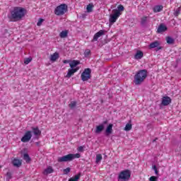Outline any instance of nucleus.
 <instances>
[{
    "label": "nucleus",
    "mask_w": 181,
    "mask_h": 181,
    "mask_svg": "<svg viewBox=\"0 0 181 181\" xmlns=\"http://www.w3.org/2000/svg\"><path fill=\"white\" fill-rule=\"evenodd\" d=\"M50 173H53V168H52V167H48L45 170L44 175H49Z\"/></svg>",
    "instance_id": "nucleus-25"
},
{
    "label": "nucleus",
    "mask_w": 181,
    "mask_h": 181,
    "mask_svg": "<svg viewBox=\"0 0 181 181\" xmlns=\"http://www.w3.org/2000/svg\"><path fill=\"white\" fill-rule=\"evenodd\" d=\"M105 125H108V120H105L103 122L100 124L96 126L95 129V134L97 135L101 134V132L105 129Z\"/></svg>",
    "instance_id": "nucleus-6"
},
{
    "label": "nucleus",
    "mask_w": 181,
    "mask_h": 181,
    "mask_svg": "<svg viewBox=\"0 0 181 181\" xmlns=\"http://www.w3.org/2000/svg\"><path fill=\"white\" fill-rule=\"evenodd\" d=\"M23 159H24V160H25V162L27 163L30 162V157L29 156V154H28V153H24Z\"/></svg>",
    "instance_id": "nucleus-29"
},
{
    "label": "nucleus",
    "mask_w": 181,
    "mask_h": 181,
    "mask_svg": "<svg viewBox=\"0 0 181 181\" xmlns=\"http://www.w3.org/2000/svg\"><path fill=\"white\" fill-rule=\"evenodd\" d=\"M83 151H84V147H83V146H79L78 148V152H83Z\"/></svg>",
    "instance_id": "nucleus-43"
},
{
    "label": "nucleus",
    "mask_w": 181,
    "mask_h": 181,
    "mask_svg": "<svg viewBox=\"0 0 181 181\" xmlns=\"http://www.w3.org/2000/svg\"><path fill=\"white\" fill-rule=\"evenodd\" d=\"M166 30H168V27L164 24H160L157 30V33H163V32H166Z\"/></svg>",
    "instance_id": "nucleus-15"
},
{
    "label": "nucleus",
    "mask_w": 181,
    "mask_h": 181,
    "mask_svg": "<svg viewBox=\"0 0 181 181\" xmlns=\"http://www.w3.org/2000/svg\"><path fill=\"white\" fill-rule=\"evenodd\" d=\"M80 176H81V174H78L76 175H75L74 177H71L69 181H78V179H80Z\"/></svg>",
    "instance_id": "nucleus-27"
},
{
    "label": "nucleus",
    "mask_w": 181,
    "mask_h": 181,
    "mask_svg": "<svg viewBox=\"0 0 181 181\" xmlns=\"http://www.w3.org/2000/svg\"><path fill=\"white\" fill-rule=\"evenodd\" d=\"M93 8H94V4H89L86 7V11L88 13L93 12Z\"/></svg>",
    "instance_id": "nucleus-24"
},
{
    "label": "nucleus",
    "mask_w": 181,
    "mask_h": 181,
    "mask_svg": "<svg viewBox=\"0 0 181 181\" xmlns=\"http://www.w3.org/2000/svg\"><path fill=\"white\" fill-rule=\"evenodd\" d=\"M90 53H91V51L90 49H86L85 51V56L87 57V56H90Z\"/></svg>",
    "instance_id": "nucleus-41"
},
{
    "label": "nucleus",
    "mask_w": 181,
    "mask_h": 181,
    "mask_svg": "<svg viewBox=\"0 0 181 181\" xmlns=\"http://www.w3.org/2000/svg\"><path fill=\"white\" fill-rule=\"evenodd\" d=\"M148 16H144V17L141 18V24L142 25L146 24V22H148Z\"/></svg>",
    "instance_id": "nucleus-28"
},
{
    "label": "nucleus",
    "mask_w": 181,
    "mask_h": 181,
    "mask_svg": "<svg viewBox=\"0 0 181 181\" xmlns=\"http://www.w3.org/2000/svg\"><path fill=\"white\" fill-rule=\"evenodd\" d=\"M12 164L16 168H21V166H22V160H21L18 158H14L12 161Z\"/></svg>",
    "instance_id": "nucleus-16"
},
{
    "label": "nucleus",
    "mask_w": 181,
    "mask_h": 181,
    "mask_svg": "<svg viewBox=\"0 0 181 181\" xmlns=\"http://www.w3.org/2000/svg\"><path fill=\"white\" fill-rule=\"evenodd\" d=\"M103 160V156L101 154L96 155V163H100Z\"/></svg>",
    "instance_id": "nucleus-31"
},
{
    "label": "nucleus",
    "mask_w": 181,
    "mask_h": 181,
    "mask_svg": "<svg viewBox=\"0 0 181 181\" xmlns=\"http://www.w3.org/2000/svg\"><path fill=\"white\" fill-rule=\"evenodd\" d=\"M67 63H70V61H69V60H64L63 61L64 64H67Z\"/></svg>",
    "instance_id": "nucleus-44"
},
{
    "label": "nucleus",
    "mask_w": 181,
    "mask_h": 181,
    "mask_svg": "<svg viewBox=\"0 0 181 181\" xmlns=\"http://www.w3.org/2000/svg\"><path fill=\"white\" fill-rule=\"evenodd\" d=\"M81 78L82 81H88L91 78V69L90 68L86 69L81 74Z\"/></svg>",
    "instance_id": "nucleus-5"
},
{
    "label": "nucleus",
    "mask_w": 181,
    "mask_h": 181,
    "mask_svg": "<svg viewBox=\"0 0 181 181\" xmlns=\"http://www.w3.org/2000/svg\"><path fill=\"white\" fill-rule=\"evenodd\" d=\"M78 67H76L75 69L74 68H71L68 70V73L66 74V76H65V77L66 78H70V77H71L73 76V74H74V73H77V71H78Z\"/></svg>",
    "instance_id": "nucleus-12"
},
{
    "label": "nucleus",
    "mask_w": 181,
    "mask_h": 181,
    "mask_svg": "<svg viewBox=\"0 0 181 181\" xmlns=\"http://www.w3.org/2000/svg\"><path fill=\"white\" fill-rule=\"evenodd\" d=\"M78 64H80V61L77 60H73L69 63L71 69H74V67H76V66H78Z\"/></svg>",
    "instance_id": "nucleus-19"
},
{
    "label": "nucleus",
    "mask_w": 181,
    "mask_h": 181,
    "mask_svg": "<svg viewBox=\"0 0 181 181\" xmlns=\"http://www.w3.org/2000/svg\"><path fill=\"white\" fill-rule=\"evenodd\" d=\"M67 5L65 4H62L55 8L54 13L55 15H57V16H61L62 15H64V13L67 12Z\"/></svg>",
    "instance_id": "nucleus-4"
},
{
    "label": "nucleus",
    "mask_w": 181,
    "mask_h": 181,
    "mask_svg": "<svg viewBox=\"0 0 181 181\" xmlns=\"http://www.w3.org/2000/svg\"><path fill=\"white\" fill-rule=\"evenodd\" d=\"M32 139V132L30 131H27L24 136L21 138V142H29Z\"/></svg>",
    "instance_id": "nucleus-9"
},
{
    "label": "nucleus",
    "mask_w": 181,
    "mask_h": 181,
    "mask_svg": "<svg viewBox=\"0 0 181 181\" xmlns=\"http://www.w3.org/2000/svg\"><path fill=\"white\" fill-rule=\"evenodd\" d=\"M103 35H105V32L104 31V30H99L93 35V38L91 40V42L94 43V42H97V40H98V38L101 37V36H103Z\"/></svg>",
    "instance_id": "nucleus-10"
},
{
    "label": "nucleus",
    "mask_w": 181,
    "mask_h": 181,
    "mask_svg": "<svg viewBox=\"0 0 181 181\" xmlns=\"http://www.w3.org/2000/svg\"><path fill=\"white\" fill-rule=\"evenodd\" d=\"M112 127H114V124H109L106 127L105 130V134L106 136H108L109 135H111V134H112Z\"/></svg>",
    "instance_id": "nucleus-13"
},
{
    "label": "nucleus",
    "mask_w": 181,
    "mask_h": 181,
    "mask_svg": "<svg viewBox=\"0 0 181 181\" xmlns=\"http://www.w3.org/2000/svg\"><path fill=\"white\" fill-rule=\"evenodd\" d=\"M119 16H121V13L118 11L114 12L112 15H110L109 22L110 23H115V22H117V19H118Z\"/></svg>",
    "instance_id": "nucleus-8"
},
{
    "label": "nucleus",
    "mask_w": 181,
    "mask_h": 181,
    "mask_svg": "<svg viewBox=\"0 0 181 181\" xmlns=\"http://www.w3.org/2000/svg\"><path fill=\"white\" fill-rule=\"evenodd\" d=\"M152 169H153L156 176H159V170H158V168L155 165L152 166Z\"/></svg>",
    "instance_id": "nucleus-35"
},
{
    "label": "nucleus",
    "mask_w": 181,
    "mask_h": 181,
    "mask_svg": "<svg viewBox=\"0 0 181 181\" xmlns=\"http://www.w3.org/2000/svg\"><path fill=\"white\" fill-rule=\"evenodd\" d=\"M36 145H39V142H36Z\"/></svg>",
    "instance_id": "nucleus-46"
},
{
    "label": "nucleus",
    "mask_w": 181,
    "mask_h": 181,
    "mask_svg": "<svg viewBox=\"0 0 181 181\" xmlns=\"http://www.w3.org/2000/svg\"><path fill=\"white\" fill-rule=\"evenodd\" d=\"M163 6H155L153 8V11L155 13H158V12H160V11H163Z\"/></svg>",
    "instance_id": "nucleus-20"
},
{
    "label": "nucleus",
    "mask_w": 181,
    "mask_h": 181,
    "mask_svg": "<svg viewBox=\"0 0 181 181\" xmlns=\"http://www.w3.org/2000/svg\"><path fill=\"white\" fill-rule=\"evenodd\" d=\"M158 177L156 176H151L149 178V181H158Z\"/></svg>",
    "instance_id": "nucleus-38"
},
{
    "label": "nucleus",
    "mask_w": 181,
    "mask_h": 181,
    "mask_svg": "<svg viewBox=\"0 0 181 181\" xmlns=\"http://www.w3.org/2000/svg\"><path fill=\"white\" fill-rule=\"evenodd\" d=\"M71 160H73V156L71 153L67 154L62 157H59L57 159L58 162H71Z\"/></svg>",
    "instance_id": "nucleus-7"
},
{
    "label": "nucleus",
    "mask_w": 181,
    "mask_h": 181,
    "mask_svg": "<svg viewBox=\"0 0 181 181\" xmlns=\"http://www.w3.org/2000/svg\"><path fill=\"white\" fill-rule=\"evenodd\" d=\"M31 129L33 131V134L35 135V136H40L42 135V131L39 129L38 127H31Z\"/></svg>",
    "instance_id": "nucleus-14"
},
{
    "label": "nucleus",
    "mask_w": 181,
    "mask_h": 181,
    "mask_svg": "<svg viewBox=\"0 0 181 181\" xmlns=\"http://www.w3.org/2000/svg\"><path fill=\"white\" fill-rule=\"evenodd\" d=\"M158 46H160V42H159L158 40H156L148 45V49H156Z\"/></svg>",
    "instance_id": "nucleus-17"
},
{
    "label": "nucleus",
    "mask_w": 181,
    "mask_h": 181,
    "mask_svg": "<svg viewBox=\"0 0 181 181\" xmlns=\"http://www.w3.org/2000/svg\"><path fill=\"white\" fill-rule=\"evenodd\" d=\"M165 40L168 45H173L175 43V40L172 37H166Z\"/></svg>",
    "instance_id": "nucleus-21"
},
{
    "label": "nucleus",
    "mask_w": 181,
    "mask_h": 181,
    "mask_svg": "<svg viewBox=\"0 0 181 181\" xmlns=\"http://www.w3.org/2000/svg\"><path fill=\"white\" fill-rule=\"evenodd\" d=\"M122 11H124V6H122V5H119L118 6H117V9H114L113 10V12H117V11H118L119 12V13H121V12H122Z\"/></svg>",
    "instance_id": "nucleus-26"
},
{
    "label": "nucleus",
    "mask_w": 181,
    "mask_h": 181,
    "mask_svg": "<svg viewBox=\"0 0 181 181\" xmlns=\"http://www.w3.org/2000/svg\"><path fill=\"white\" fill-rule=\"evenodd\" d=\"M44 21L45 20L43 18H40L37 23V26H40L42 25V23H43Z\"/></svg>",
    "instance_id": "nucleus-39"
},
{
    "label": "nucleus",
    "mask_w": 181,
    "mask_h": 181,
    "mask_svg": "<svg viewBox=\"0 0 181 181\" xmlns=\"http://www.w3.org/2000/svg\"><path fill=\"white\" fill-rule=\"evenodd\" d=\"M59 58V53L54 52L52 55H51L50 60L52 62H56V59Z\"/></svg>",
    "instance_id": "nucleus-23"
},
{
    "label": "nucleus",
    "mask_w": 181,
    "mask_h": 181,
    "mask_svg": "<svg viewBox=\"0 0 181 181\" xmlns=\"http://www.w3.org/2000/svg\"><path fill=\"white\" fill-rule=\"evenodd\" d=\"M163 49V47H161L160 45H158L156 47V52H159V50H162Z\"/></svg>",
    "instance_id": "nucleus-42"
},
{
    "label": "nucleus",
    "mask_w": 181,
    "mask_h": 181,
    "mask_svg": "<svg viewBox=\"0 0 181 181\" xmlns=\"http://www.w3.org/2000/svg\"><path fill=\"white\" fill-rule=\"evenodd\" d=\"M72 156V160L76 158H81V155L80 153L71 154Z\"/></svg>",
    "instance_id": "nucleus-34"
},
{
    "label": "nucleus",
    "mask_w": 181,
    "mask_h": 181,
    "mask_svg": "<svg viewBox=\"0 0 181 181\" xmlns=\"http://www.w3.org/2000/svg\"><path fill=\"white\" fill-rule=\"evenodd\" d=\"M146 77H148V71L146 69L139 70L134 76V84L136 86H141L145 81Z\"/></svg>",
    "instance_id": "nucleus-2"
},
{
    "label": "nucleus",
    "mask_w": 181,
    "mask_h": 181,
    "mask_svg": "<svg viewBox=\"0 0 181 181\" xmlns=\"http://www.w3.org/2000/svg\"><path fill=\"white\" fill-rule=\"evenodd\" d=\"M7 180H11L12 179V173L11 172H8L6 173Z\"/></svg>",
    "instance_id": "nucleus-37"
},
{
    "label": "nucleus",
    "mask_w": 181,
    "mask_h": 181,
    "mask_svg": "<svg viewBox=\"0 0 181 181\" xmlns=\"http://www.w3.org/2000/svg\"><path fill=\"white\" fill-rule=\"evenodd\" d=\"M142 57H144V52H142L141 51H137V52L134 55V59H136V60H139L142 59Z\"/></svg>",
    "instance_id": "nucleus-18"
},
{
    "label": "nucleus",
    "mask_w": 181,
    "mask_h": 181,
    "mask_svg": "<svg viewBox=\"0 0 181 181\" xmlns=\"http://www.w3.org/2000/svg\"><path fill=\"white\" fill-rule=\"evenodd\" d=\"M30 62H32V59H30V58H27V59H25L24 60L25 64H29V63H30Z\"/></svg>",
    "instance_id": "nucleus-40"
},
{
    "label": "nucleus",
    "mask_w": 181,
    "mask_h": 181,
    "mask_svg": "<svg viewBox=\"0 0 181 181\" xmlns=\"http://www.w3.org/2000/svg\"><path fill=\"white\" fill-rule=\"evenodd\" d=\"M67 35H69V31L67 30H63L59 33V36L62 37V39H64Z\"/></svg>",
    "instance_id": "nucleus-22"
},
{
    "label": "nucleus",
    "mask_w": 181,
    "mask_h": 181,
    "mask_svg": "<svg viewBox=\"0 0 181 181\" xmlns=\"http://www.w3.org/2000/svg\"><path fill=\"white\" fill-rule=\"evenodd\" d=\"M77 105V102L76 101H71L70 104L69 105V108L71 110H73V108H76V106Z\"/></svg>",
    "instance_id": "nucleus-30"
},
{
    "label": "nucleus",
    "mask_w": 181,
    "mask_h": 181,
    "mask_svg": "<svg viewBox=\"0 0 181 181\" xmlns=\"http://www.w3.org/2000/svg\"><path fill=\"white\" fill-rule=\"evenodd\" d=\"M132 129V124L127 123L124 127V131H131Z\"/></svg>",
    "instance_id": "nucleus-33"
},
{
    "label": "nucleus",
    "mask_w": 181,
    "mask_h": 181,
    "mask_svg": "<svg viewBox=\"0 0 181 181\" xmlns=\"http://www.w3.org/2000/svg\"><path fill=\"white\" fill-rule=\"evenodd\" d=\"M157 139H158V138H156L155 139L153 140V142H156Z\"/></svg>",
    "instance_id": "nucleus-45"
},
{
    "label": "nucleus",
    "mask_w": 181,
    "mask_h": 181,
    "mask_svg": "<svg viewBox=\"0 0 181 181\" xmlns=\"http://www.w3.org/2000/svg\"><path fill=\"white\" fill-rule=\"evenodd\" d=\"M180 11H181V8L178 7L175 12L173 13L174 16H179V15H180Z\"/></svg>",
    "instance_id": "nucleus-32"
},
{
    "label": "nucleus",
    "mask_w": 181,
    "mask_h": 181,
    "mask_svg": "<svg viewBox=\"0 0 181 181\" xmlns=\"http://www.w3.org/2000/svg\"><path fill=\"white\" fill-rule=\"evenodd\" d=\"M131 177V171L129 170H124L119 173L118 181H127Z\"/></svg>",
    "instance_id": "nucleus-3"
},
{
    "label": "nucleus",
    "mask_w": 181,
    "mask_h": 181,
    "mask_svg": "<svg viewBox=\"0 0 181 181\" xmlns=\"http://www.w3.org/2000/svg\"><path fill=\"white\" fill-rule=\"evenodd\" d=\"M71 170V168H66V169H64V175H69L70 173V171Z\"/></svg>",
    "instance_id": "nucleus-36"
},
{
    "label": "nucleus",
    "mask_w": 181,
    "mask_h": 181,
    "mask_svg": "<svg viewBox=\"0 0 181 181\" xmlns=\"http://www.w3.org/2000/svg\"><path fill=\"white\" fill-rule=\"evenodd\" d=\"M172 103V99L169 96H164L162 98L161 101V105H163L164 107H166L167 105H169Z\"/></svg>",
    "instance_id": "nucleus-11"
},
{
    "label": "nucleus",
    "mask_w": 181,
    "mask_h": 181,
    "mask_svg": "<svg viewBox=\"0 0 181 181\" xmlns=\"http://www.w3.org/2000/svg\"><path fill=\"white\" fill-rule=\"evenodd\" d=\"M26 10L22 7H14L11 11V15L8 16L11 22H18L21 21L23 16H25V12Z\"/></svg>",
    "instance_id": "nucleus-1"
}]
</instances>
